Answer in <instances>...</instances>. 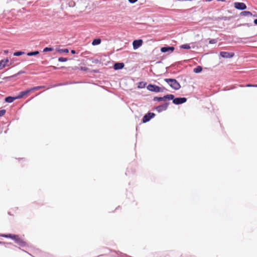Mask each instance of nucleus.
Segmentation results:
<instances>
[{
    "mask_svg": "<svg viewBox=\"0 0 257 257\" xmlns=\"http://www.w3.org/2000/svg\"><path fill=\"white\" fill-rule=\"evenodd\" d=\"M16 99H18V98H17V96H9L5 97V100L6 102L12 103L14 100H15Z\"/></svg>",
    "mask_w": 257,
    "mask_h": 257,
    "instance_id": "15",
    "label": "nucleus"
},
{
    "mask_svg": "<svg viewBox=\"0 0 257 257\" xmlns=\"http://www.w3.org/2000/svg\"><path fill=\"white\" fill-rule=\"evenodd\" d=\"M71 53L72 54H75L76 53V52L74 50H71Z\"/></svg>",
    "mask_w": 257,
    "mask_h": 257,
    "instance_id": "37",
    "label": "nucleus"
},
{
    "mask_svg": "<svg viewBox=\"0 0 257 257\" xmlns=\"http://www.w3.org/2000/svg\"><path fill=\"white\" fill-rule=\"evenodd\" d=\"M50 67H52L54 70H57V69H59V68L57 67L54 66H51Z\"/></svg>",
    "mask_w": 257,
    "mask_h": 257,
    "instance_id": "34",
    "label": "nucleus"
},
{
    "mask_svg": "<svg viewBox=\"0 0 257 257\" xmlns=\"http://www.w3.org/2000/svg\"><path fill=\"white\" fill-rule=\"evenodd\" d=\"M54 50L53 47H45L44 48L43 52H47L49 51H52Z\"/></svg>",
    "mask_w": 257,
    "mask_h": 257,
    "instance_id": "27",
    "label": "nucleus"
},
{
    "mask_svg": "<svg viewBox=\"0 0 257 257\" xmlns=\"http://www.w3.org/2000/svg\"><path fill=\"white\" fill-rule=\"evenodd\" d=\"M101 40L100 38L94 39L92 42V45L93 46H96L101 43Z\"/></svg>",
    "mask_w": 257,
    "mask_h": 257,
    "instance_id": "19",
    "label": "nucleus"
},
{
    "mask_svg": "<svg viewBox=\"0 0 257 257\" xmlns=\"http://www.w3.org/2000/svg\"><path fill=\"white\" fill-rule=\"evenodd\" d=\"M15 242L21 247H25L28 246V243L20 238L19 235L17 236Z\"/></svg>",
    "mask_w": 257,
    "mask_h": 257,
    "instance_id": "8",
    "label": "nucleus"
},
{
    "mask_svg": "<svg viewBox=\"0 0 257 257\" xmlns=\"http://www.w3.org/2000/svg\"><path fill=\"white\" fill-rule=\"evenodd\" d=\"M234 7L236 9L239 10H244L247 8L246 5L243 3L235 2L234 3Z\"/></svg>",
    "mask_w": 257,
    "mask_h": 257,
    "instance_id": "9",
    "label": "nucleus"
},
{
    "mask_svg": "<svg viewBox=\"0 0 257 257\" xmlns=\"http://www.w3.org/2000/svg\"><path fill=\"white\" fill-rule=\"evenodd\" d=\"M124 67V64L122 62H116L113 64V68L115 70L122 69Z\"/></svg>",
    "mask_w": 257,
    "mask_h": 257,
    "instance_id": "12",
    "label": "nucleus"
},
{
    "mask_svg": "<svg viewBox=\"0 0 257 257\" xmlns=\"http://www.w3.org/2000/svg\"><path fill=\"white\" fill-rule=\"evenodd\" d=\"M74 5V2H71L70 4V6H72L73 7Z\"/></svg>",
    "mask_w": 257,
    "mask_h": 257,
    "instance_id": "41",
    "label": "nucleus"
},
{
    "mask_svg": "<svg viewBox=\"0 0 257 257\" xmlns=\"http://www.w3.org/2000/svg\"><path fill=\"white\" fill-rule=\"evenodd\" d=\"M87 68L86 67H81V70H86Z\"/></svg>",
    "mask_w": 257,
    "mask_h": 257,
    "instance_id": "39",
    "label": "nucleus"
},
{
    "mask_svg": "<svg viewBox=\"0 0 257 257\" xmlns=\"http://www.w3.org/2000/svg\"><path fill=\"white\" fill-rule=\"evenodd\" d=\"M45 87V86H35V87H33L32 88H31L30 89H31V91L32 92L33 91L38 90H39L40 89L44 88Z\"/></svg>",
    "mask_w": 257,
    "mask_h": 257,
    "instance_id": "23",
    "label": "nucleus"
},
{
    "mask_svg": "<svg viewBox=\"0 0 257 257\" xmlns=\"http://www.w3.org/2000/svg\"><path fill=\"white\" fill-rule=\"evenodd\" d=\"M220 56L223 58H231L234 57V53L225 51H221L219 53Z\"/></svg>",
    "mask_w": 257,
    "mask_h": 257,
    "instance_id": "7",
    "label": "nucleus"
},
{
    "mask_svg": "<svg viewBox=\"0 0 257 257\" xmlns=\"http://www.w3.org/2000/svg\"><path fill=\"white\" fill-rule=\"evenodd\" d=\"M164 81L167 82L170 86L174 90H177L181 88L180 83L174 78H165Z\"/></svg>",
    "mask_w": 257,
    "mask_h": 257,
    "instance_id": "1",
    "label": "nucleus"
},
{
    "mask_svg": "<svg viewBox=\"0 0 257 257\" xmlns=\"http://www.w3.org/2000/svg\"><path fill=\"white\" fill-rule=\"evenodd\" d=\"M146 85H147L146 82H145L143 81L140 82L138 84V88L139 89L144 88L146 87Z\"/></svg>",
    "mask_w": 257,
    "mask_h": 257,
    "instance_id": "21",
    "label": "nucleus"
},
{
    "mask_svg": "<svg viewBox=\"0 0 257 257\" xmlns=\"http://www.w3.org/2000/svg\"><path fill=\"white\" fill-rule=\"evenodd\" d=\"M254 84H248L246 85L247 87H253Z\"/></svg>",
    "mask_w": 257,
    "mask_h": 257,
    "instance_id": "38",
    "label": "nucleus"
},
{
    "mask_svg": "<svg viewBox=\"0 0 257 257\" xmlns=\"http://www.w3.org/2000/svg\"><path fill=\"white\" fill-rule=\"evenodd\" d=\"M253 23L255 25H257V19L254 20Z\"/></svg>",
    "mask_w": 257,
    "mask_h": 257,
    "instance_id": "40",
    "label": "nucleus"
},
{
    "mask_svg": "<svg viewBox=\"0 0 257 257\" xmlns=\"http://www.w3.org/2000/svg\"><path fill=\"white\" fill-rule=\"evenodd\" d=\"M173 100V103L176 105H179L183 104L187 101V98L186 97H176L173 99H171Z\"/></svg>",
    "mask_w": 257,
    "mask_h": 257,
    "instance_id": "4",
    "label": "nucleus"
},
{
    "mask_svg": "<svg viewBox=\"0 0 257 257\" xmlns=\"http://www.w3.org/2000/svg\"><path fill=\"white\" fill-rule=\"evenodd\" d=\"M218 42L217 39H210L209 41V43L210 44H215Z\"/></svg>",
    "mask_w": 257,
    "mask_h": 257,
    "instance_id": "28",
    "label": "nucleus"
},
{
    "mask_svg": "<svg viewBox=\"0 0 257 257\" xmlns=\"http://www.w3.org/2000/svg\"><path fill=\"white\" fill-rule=\"evenodd\" d=\"M160 92H163L165 91H167V90L164 87H160Z\"/></svg>",
    "mask_w": 257,
    "mask_h": 257,
    "instance_id": "31",
    "label": "nucleus"
},
{
    "mask_svg": "<svg viewBox=\"0 0 257 257\" xmlns=\"http://www.w3.org/2000/svg\"><path fill=\"white\" fill-rule=\"evenodd\" d=\"M202 71V67L201 66H197L193 69V72L195 73H200Z\"/></svg>",
    "mask_w": 257,
    "mask_h": 257,
    "instance_id": "22",
    "label": "nucleus"
},
{
    "mask_svg": "<svg viewBox=\"0 0 257 257\" xmlns=\"http://www.w3.org/2000/svg\"><path fill=\"white\" fill-rule=\"evenodd\" d=\"M240 15L243 17L252 16V14L249 11H242L240 13Z\"/></svg>",
    "mask_w": 257,
    "mask_h": 257,
    "instance_id": "18",
    "label": "nucleus"
},
{
    "mask_svg": "<svg viewBox=\"0 0 257 257\" xmlns=\"http://www.w3.org/2000/svg\"><path fill=\"white\" fill-rule=\"evenodd\" d=\"M78 83V82H67L65 83H58V84H55L53 86H52L51 87L66 85L71 84H74V83Z\"/></svg>",
    "mask_w": 257,
    "mask_h": 257,
    "instance_id": "17",
    "label": "nucleus"
},
{
    "mask_svg": "<svg viewBox=\"0 0 257 257\" xmlns=\"http://www.w3.org/2000/svg\"><path fill=\"white\" fill-rule=\"evenodd\" d=\"M57 52H60V53H68L69 52V50L67 48H65V49H57Z\"/></svg>",
    "mask_w": 257,
    "mask_h": 257,
    "instance_id": "26",
    "label": "nucleus"
},
{
    "mask_svg": "<svg viewBox=\"0 0 257 257\" xmlns=\"http://www.w3.org/2000/svg\"><path fill=\"white\" fill-rule=\"evenodd\" d=\"M128 1L131 4H134V3H136L138 1V0H128Z\"/></svg>",
    "mask_w": 257,
    "mask_h": 257,
    "instance_id": "33",
    "label": "nucleus"
},
{
    "mask_svg": "<svg viewBox=\"0 0 257 257\" xmlns=\"http://www.w3.org/2000/svg\"><path fill=\"white\" fill-rule=\"evenodd\" d=\"M253 17H257V15H253Z\"/></svg>",
    "mask_w": 257,
    "mask_h": 257,
    "instance_id": "45",
    "label": "nucleus"
},
{
    "mask_svg": "<svg viewBox=\"0 0 257 257\" xmlns=\"http://www.w3.org/2000/svg\"><path fill=\"white\" fill-rule=\"evenodd\" d=\"M24 73V71H19V72H18V73L16 75V76H17V75H20V74H23V73Z\"/></svg>",
    "mask_w": 257,
    "mask_h": 257,
    "instance_id": "35",
    "label": "nucleus"
},
{
    "mask_svg": "<svg viewBox=\"0 0 257 257\" xmlns=\"http://www.w3.org/2000/svg\"><path fill=\"white\" fill-rule=\"evenodd\" d=\"M169 105V102H165L162 105L156 106L155 109L159 112L160 113L163 111L167 110Z\"/></svg>",
    "mask_w": 257,
    "mask_h": 257,
    "instance_id": "5",
    "label": "nucleus"
},
{
    "mask_svg": "<svg viewBox=\"0 0 257 257\" xmlns=\"http://www.w3.org/2000/svg\"><path fill=\"white\" fill-rule=\"evenodd\" d=\"M155 116V114L154 112H148L143 116L142 121L143 123H146L149 121L152 118H153Z\"/></svg>",
    "mask_w": 257,
    "mask_h": 257,
    "instance_id": "3",
    "label": "nucleus"
},
{
    "mask_svg": "<svg viewBox=\"0 0 257 257\" xmlns=\"http://www.w3.org/2000/svg\"><path fill=\"white\" fill-rule=\"evenodd\" d=\"M6 111L5 109L0 110V116H3V115H4L6 113Z\"/></svg>",
    "mask_w": 257,
    "mask_h": 257,
    "instance_id": "30",
    "label": "nucleus"
},
{
    "mask_svg": "<svg viewBox=\"0 0 257 257\" xmlns=\"http://www.w3.org/2000/svg\"><path fill=\"white\" fill-rule=\"evenodd\" d=\"M221 19L222 20H224V21H227V20H229V18L227 17H222V18Z\"/></svg>",
    "mask_w": 257,
    "mask_h": 257,
    "instance_id": "32",
    "label": "nucleus"
},
{
    "mask_svg": "<svg viewBox=\"0 0 257 257\" xmlns=\"http://www.w3.org/2000/svg\"><path fill=\"white\" fill-rule=\"evenodd\" d=\"M147 88L148 90L150 91H152V92H160V87L155 85V84H149L147 86Z\"/></svg>",
    "mask_w": 257,
    "mask_h": 257,
    "instance_id": "6",
    "label": "nucleus"
},
{
    "mask_svg": "<svg viewBox=\"0 0 257 257\" xmlns=\"http://www.w3.org/2000/svg\"><path fill=\"white\" fill-rule=\"evenodd\" d=\"M39 51H31L27 53V55L28 56H34L39 54Z\"/></svg>",
    "mask_w": 257,
    "mask_h": 257,
    "instance_id": "20",
    "label": "nucleus"
},
{
    "mask_svg": "<svg viewBox=\"0 0 257 257\" xmlns=\"http://www.w3.org/2000/svg\"><path fill=\"white\" fill-rule=\"evenodd\" d=\"M5 243L4 242H2V241H0V244H5Z\"/></svg>",
    "mask_w": 257,
    "mask_h": 257,
    "instance_id": "42",
    "label": "nucleus"
},
{
    "mask_svg": "<svg viewBox=\"0 0 257 257\" xmlns=\"http://www.w3.org/2000/svg\"><path fill=\"white\" fill-rule=\"evenodd\" d=\"M180 48L184 49H190V46L189 44H185L180 46Z\"/></svg>",
    "mask_w": 257,
    "mask_h": 257,
    "instance_id": "25",
    "label": "nucleus"
},
{
    "mask_svg": "<svg viewBox=\"0 0 257 257\" xmlns=\"http://www.w3.org/2000/svg\"><path fill=\"white\" fill-rule=\"evenodd\" d=\"M31 92V91L30 88L28 89H27V90H26L25 91H21V92H20L19 95L17 96V98H18V99H21L23 96H24L25 95L28 94V93H29Z\"/></svg>",
    "mask_w": 257,
    "mask_h": 257,
    "instance_id": "14",
    "label": "nucleus"
},
{
    "mask_svg": "<svg viewBox=\"0 0 257 257\" xmlns=\"http://www.w3.org/2000/svg\"><path fill=\"white\" fill-rule=\"evenodd\" d=\"M253 87H257V84H254Z\"/></svg>",
    "mask_w": 257,
    "mask_h": 257,
    "instance_id": "44",
    "label": "nucleus"
},
{
    "mask_svg": "<svg viewBox=\"0 0 257 257\" xmlns=\"http://www.w3.org/2000/svg\"><path fill=\"white\" fill-rule=\"evenodd\" d=\"M68 60V59L66 58H64V57H59L58 58V61L59 62H66Z\"/></svg>",
    "mask_w": 257,
    "mask_h": 257,
    "instance_id": "29",
    "label": "nucleus"
},
{
    "mask_svg": "<svg viewBox=\"0 0 257 257\" xmlns=\"http://www.w3.org/2000/svg\"><path fill=\"white\" fill-rule=\"evenodd\" d=\"M25 53L24 52H23V51H16L14 53V56H21L22 55L24 54Z\"/></svg>",
    "mask_w": 257,
    "mask_h": 257,
    "instance_id": "24",
    "label": "nucleus"
},
{
    "mask_svg": "<svg viewBox=\"0 0 257 257\" xmlns=\"http://www.w3.org/2000/svg\"><path fill=\"white\" fill-rule=\"evenodd\" d=\"M217 1L225 2V0H217Z\"/></svg>",
    "mask_w": 257,
    "mask_h": 257,
    "instance_id": "43",
    "label": "nucleus"
},
{
    "mask_svg": "<svg viewBox=\"0 0 257 257\" xmlns=\"http://www.w3.org/2000/svg\"><path fill=\"white\" fill-rule=\"evenodd\" d=\"M143 40L142 39L135 40L133 42V48L136 50L143 45Z\"/></svg>",
    "mask_w": 257,
    "mask_h": 257,
    "instance_id": "10",
    "label": "nucleus"
},
{
    "mask_svg": "<svg viewBox=\"0 0 257 257\" xmlns=\"http://www.w3.org/2000/svg\"><path fill=\"white\" fill-rule=\"evenodd\" d=\"M18 235L13 234H0V236L2 237L11 238V239L14 240V241L16 239V238L17 237Z\"/></svg>",
    "mask_w": 257,
    "mask_h": 257,
    "instance_id": "13",
    "label": "nucleus"
},
{
    "mask_svg": "<svg viewBox=\"0 0 257 257\" xmlns=\"http://www.w3.org/2000/svg\"><path fill=\"white\" fill-rule=\"evenodd\" d=\"M174 97V95L173 94H167L164 95L163 97H154L153 98L154 101H166L167 100H170L171 99H173Z\"/></svg>",
    "mask_w": 257,
    "mask_h": 257,
    "instance_id": "2",
    "label": "nucleus"
},
{
    "mask_svg": "<svg viewBox=\"0 0 257 257\" xmlns=\"http://www.w3.org/2000/svg\"><path fill=\"white\" fill-rule=\"evenodd\" d=\"M9 61V59H6L0 61V70L3 69L6 65L7 63Z\"/></svg>",
    "mask_w": 257,
    "mask_h": 257,
    "instance_id": "16",
    "label": "nucleus"
},
{
    "mask_svg": "<svg viewBox=\"0 0 257 257\" xmlns=\"http://www.w3.org/2000/svg\"><path fill=\"white\" fill-rule=\"evenodd\" d=\"M175 49L173 46H166L161 48V52L162 53L173 52Z\"/></svg>",
    "mask_w": 257,
    "mask_h": 257,
    "instance_id": "11",
    "label": "nucleus"
},
{
    "mask_svg": "<svg viewBox=\"0 0 257 257\" xmlns=\"http://www.w3.org/2000/svg\"><path fill=\"white\" fill-rule=\"evenodd\" d=\"M92 62L94 63L97 64V63H98L99 62V60L98 59H95V60H93L92 61Z\"/></svg>",
    "mask_w": 257,
    "mask_h": 257,
    "instance_id": "36",
    "label": "nucleus"
}]
</instances>
